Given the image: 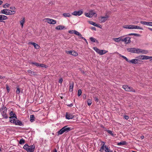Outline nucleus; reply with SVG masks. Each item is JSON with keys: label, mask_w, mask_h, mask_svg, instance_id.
Returning a JSON list of instances; mask_svg holds the SVG:
<instances>
[{"label": "nucleus", "mask_w": 152, "mask_h": 152, "mask_svg": "<svg viewBox=\"0 0 152 152\" xmlns=\"http://www.w3.org/2000/svg\"><path fill=\"white\" fill-rule=\"evenodd\" d=\"M35 148V145H33L29 146L27 144H25L23 146V148L26 150L27 152H34Z\"/></svg>", "instance_id": "1"}, {"label": "nucleus", "mask_w": 152, "mask_h": 152, "mask_svg": "<svg viewBox=\"0 0 152 152\" xmlns=\"http://www.w3.org/2000/svg\"><path fill=\"white\" fill-rule=\"evenodd\" d=\"M71 130V128L68 127L67 126H65L63 127L58 132V135L62 134L64 132H67Z\"/></svg>", "instance_id": "2"}, {"label": "nucleus", "mask_w": 152, "mask_h": 152, "mask_svg": "<svg viewBox=\"0 0 152 152\" xmlns=\"http://www.w3.org/2000/svg\"><path fill=\"white\" fill-rule=\"evenodd\" d=\"M129 63L132 64H141L142 63V61L137 59H134L129 61Z\"/></svg>", "instance_id": "3"}, {"label": "nucleus", "mask_w": 152, "mask_h": 152, "mask_svg": "<svg viewBox=\"0 0 152 152\" xmlns=\"http://www.w3.org/2000/svg\"><path fill=\"white\" fill-rule=\"evenodd\" d=\"M122 88L126 91H132L135 92V91L132 87H129L126 85H125L123 86Z\"/></svg>", "instance_id": "4"}, {"label": "nucleus", "mask_w": 152, "mask_h": 152, "mask_svg": "<svg viewBox=\"0 0 152 152\" xmlns=\"http://www.w3.org/2000/svg\"><path fill=\"white\" fill-rule=\"evenodd\" d=\"M138 49L134 48H127L126 50L128 52L138 54Z\"/></svg>", "instance_id": "5"}, {"label": "nucleus", "mask_w": 152, "mask_h": 152, "mask_svg": "<svg viewBox=\"0 0 152 152\" xmlns=\"http://www.w3.org/2000/svg\"><path fill=\"white\" fill-rule=\"evenodd\" d=\"M109 16L106 15L105 16H101L99 18V20L101 23H104L107 20Z\"/></svg>", "instance_id": "6"}, {"label": "nucleus", "mask_w": 152, "mask_h": 152, "mask_svg": "<svg viewBox=\"0 0 152 152\" xmlns=\"http://www.w3.org/2000/svg\"><path fill=\"white\" fill-rule=\"evenodd\" d=\"M44 20L45 22H47L48 23L50 24H55L56 23V20L49 18L45 19Z\"/></svg>", "instance_id": "7"}, {"label": "nucleus", "mask_w": 152, "mask_h": 152, "mask_svg": "<svg viewBox=\"0 0 152 152\" xmlns=\"http://www.w3.org/2000/svg\"><path fill=\"white\" fill-rule=\"evenodd\" d=\"M85 14L86 16L89 18L92 17L94 15H95V16H97L96 13L93 12V11H91L89 13H86Z\"/></svg>", "instance_id": "8"}, {"label": "nucleus", "mask_w": 152, "mask_h": 152, "mask_svg": "<svg viewBox=\"0 0 152 152\" xmlns=\"http://www.w3.org/2000/svg\"><path fill=\"white\" fill-rule=\"evenodd\" d=\"M83 12L82 10H80L78 11H75L72 13V15L75 16H80L83 13Z\"/></svg>", "instance_id": "9"}, {"label": "nucleus", "mask_w": 152, "mask_h": 152, "mask_svg": "<svg viewBox=\"0 0 152 152\" xmlns=\"http://www.w3.org/2000/svg\"><path fill=\"white\" fill-rule=\"evenodd\" d=\"M66 119H70L73 118L74 116L72 114L66 113Z\"/></svg>", "instance_id": "10"}, {"label": "nucleus", "mask_w": 152, "mask_h": 152, "mask_svg": "<svg viewBox=\"0 0 152 152\" xmlns=\"http://www.w3.org/2000/svg\"><path fill=\"white\" fill-rule=\"evenodd\" d=\"M138 54L141 53L142 54H147L148 53V51L146 50H143L138 48Z\"/></svg>", "instance_id": "11"}, {"label": "nucleus", "mask_w": 152, "mask_h": 152, "mask_svg": "<svg viewBox=\"0 0 152 152\" xmlns=\"http://www.w3.org/2000/svg\"><path fill=\"white\" fill-rule=\"evenodd\" d=\"M130 37H126L124 38V42H125L126 44H128L130 43L131 42Z\"/></svg>", "instance_id": "12"}, {"label": "nucleus", "mask_w": 152, "mask_h": 152, "mask_svg": "<svg viewBox=\"0 0 152 152\" xmlns=\"http://www.w3.org/2000/svg\"><path fill=\"white\" fill-rule=\"evenodd\" d=\"M9 9H4L1 11V13L6 15H8L9 14Z\"/></svg>", "instance_id": "13"}, {"label": "nucleus", "mask_w": 152, "mask_h": 152, "mask_svg": "<svg viewBox=\"0 0 152 152\" xmlns=\"http://www.w3.org/2000/svg\"><path fill=\"white\" fill-rule=\"evenodd\" d=\"M141 24L144 25L152 26V22H148L145 21H141L140 22Z\"/></svg>", "instance_id": "14"}, {"label": "nucleus", "mask_w": 152, "mask_h": 152, "mask_svg": "<svg viewBox=\"0 0 152 152\" xmlns=\"http://www.w3.org/2000/svg\"><path fill=\"white\" fill-rule=\"evenodd\" d=\"M123 28H124L128 29H133V25H127L124 26Z\"/></svg>", "instance_id": "15"}, {"label": "nucleus", "mask_w": 152, "mask_h": 152, "mask_svg": "<svg viewBox=\"0 0 152 152\" xmlns=\"http://www.w3.org/2000/svg\"><path fill=\"white\" fill-rule=\"evenodd\" d=\"M29 43L33 45L34 48L36 49H38L40 48V46L38 45L34 42H31Z\"/></svg>", "instance_id": "16"}, {"label": "nucleus", "mask_w": 152, "mask_h": 152, "mask_svg": "<svg viewBox=\"0 0 152 152\" xmlns=\"http://www.w3.org/2000/svg\"><path fill=\"white\" fill-rule=\"evenodd\" d=\"M10 115L11 116L10 118H13L15 117V118H16V119H17V116L15 115V114L13 113V112L12 111H11L10 113Z\"/></svg>", "instance_id": "17"}, {"label": "nucleus", "mask_w": 152, "mask_h": 152, "mask_svg": "<svg viewBox=\"0 0 152 152\" xmlns=\"http://www.w3.org/2000/svg\"><path fill=\"white\" fill-rule=\"evenodd\" d=\"M65 28L64 26L62 25H59L56 28V29L57 30H62Z\"/></svg>", "instance_id": "18"}, {"label": "nucleus", "mask_w": 152, "mask_h": 152, "mask_svg": "<svg viewBox=\"0 0 152 152\" xmlns=\"http://www.w3.org/2000/svg\"><path fill=\"white\" fill-rule=\"evenodd\" d=\"M74 87V83H69V89L70 91L72 92L73 91V88Z\"/></svg>", "instance_id": "19"}, {"label": "nucleus", "mask_w": 152, "mask_h": 152, "mask_svg": "<svg viewBox=\"0 0 152 152\" xmlns=\"http://www.w3.org/2000/svg\"><path fill=\"white\" fill-rule=\"evenodd\" d=\"M6 112H7L5 111H2L1 112L2 115L3 116V118H8V116L7 115Z\"/></svg>", "instance_id": "20"}, {"label": "nucleus", "mask_w": 152, "mask_h": 152, "mask_svg": "<svg viewBox=\"0 0 152 152\" xmlns=\"http://www.w3.org/2000/svg\"><path fill=\"white\" fill-rule=\"evenodd\" d=\"M107 52V51H105L104 50H99L98 53L100 55H102L106 53Z\"/></svg>", "instance_id": "21"}, {"label": "nucleus", "mask_w": 152, "mask_h": 152, "mask_svg": "<svg viewBox=\"0 0 152 152\" xmlns=\"http://www.w3.org/2000/svg\"><path fill=\"white\" fill-rule=\"evenodd\" d=\"M15 124L16 125L21 126L22 125V123L21 121L17 119V120L16 121Z\"/></svg>", "instance_id": "22"}, {"label": "nucleus", "mask_w": 152, "mask_h": 152, "mask_svg": "<svg viewBox=\"0 0 152 152\" xmlns=\"http://www.w3.org/2000/svg\"><path fill=\"white\" fill-rule=\"evenodd\" d=\"M27 72L28 73L31 74V75H37V74L36 72L32 71L30 70H28L27 71Z\"/></svg>", "instance_id": "23"}, {"label": "nucleus", "mask_w": 152, "mask_h": 152, "mask_svg": "<svg viewBox=\"0 0 152 152\" xmlns=\"http://www.w3.org/2000/svg\"><path fill=\"white\" fill-rule=\"evenodd\" d=\"M10 122L11 123L15 124L16 122V120L15 119V117L10 118Z\"/></svg>", "instance_id": "24"}, {"label": "nucleus", "mask_w": 152, "mask_h": 152, "mask_svg": "<svg viewBox=\"0 0 152 152\" xmlns=\"http://www.w3.org/2000/svg\"><path fill=\"white\" fill-rule=\"evenodd\" d=\"M109 134H110L111 136L113 137H115L116 134L114 133H112V132L111 130H106Z\"/></svg>", "instance_id": "25"}, {"label": "nucleus", "mask_w": 152, "mask_h": 152, "mask_svg": "<svg viewBox=\"0 0 152 152\" xmlns=\"http://www.w3.org/2000/svg\"><path fill=\"white\" fill-rule=\"evenodd\" d=\"M104 148H105V152H113L112 151H111L110 149H109L108 146L106 145L104 146Z\"/></svg>", "instance_id": "26"}, {"label": "nucleus", "mask_w": 152, "mask_h": 152, "mask_svg": "<svg viewBox=\"0 0 152 152\" xmlns=\"http://www.w3.org/2000/svg\"><path fill=\"white\" fill-rule=\"evenodd\" d=\"M74 33L75 34L79 36V37H80V38L82 37V35L80 33L74 30Z\"/></svg>", "instance_id": "27"}, {"label": "nucleus", "mask_w": 152, "mask_h": 152, "mask_svg": "<svg viewBox=\"0 0 152 152\" xmlns=\"http://www.w3.org/2000/svg\"><path fill=\"white\" fill-rule=\"evenodd\" d=\"M126 144V142L125 141H122L118 143L117 144V145H125Z\"/></svg>", "instance_id": "28"}, {"label": "nucleus", "mask_w": 152, "mask_h": 152, "mask_svg": "<svg viewBox=\"0 0 152 152\" xmlns=\"http://www.w3.org/2000/svg\"><path fill=\"white\" fill-rule=\"evenodd\" d=\"M25 22V18H23L22 20H21L20 21V25L21 26V27H23V24Z\"/></svg>", "instance_id": "29"}, {"label": "nucleus", "mask_w": 152, "mask_h": 152, "mask_svg": "<svg viewBox=\"0 0 152 152\" xmlns=\"http://www.w3.org/2000/svg\"><path fill=\"white\" fill-rule=\"evenodd\" d=\"M30 121L31 122H33L34 121V119H35V118L34 117V115H30Z\"/></svg>", "instance_id": "30"}, {"label": "nucleus", "mask_w": 152, "mask_h": 152, "mask_svg": "<svg viewBox=\"0 0 152 152\" xmlns=\"http://www.w3.org/2000/svg\"><path fill=\"white\" fill-rule=\"evenodd\" d=\"M90 39L91 41L93 42H98L97 40H96V39L94 38V37H91L90 38Z\"/></svg>", "instance_id": "31"}, {"label": "nucleus", "mask_w": 152, "mask_h": 152, "mask_svg": "<svg viewBox=\"0 0 152 152\" xmlns=\"http://www.w3.org/2000/svg\"><path fill=\"white\" fill-rule=\"evenodd\" d=\"M133 29H139L141 30L143 29L142 28L138 26L135 25H133Z\"/></svg>", "instance_id": "32"}, {"label": "nucleus", "mask_w": 152, "mask_h": 152, "mask_svg": "<svg viewBox=\"0 0 152 152\" xmlns=\"http://www.w3.org/2000/svg\"><path fill=\"white\" fill-rule=\"evenodd\" d=\"M136 58L139 60H144V55H140L136 57Z\"/></svg>", "instance_id": "33"}, {"label": "nucleus", "mask_w": 152, "mask_h": 152, "mask_svg": "<svg viewBox=\"0 0 152 152\" xmlns=\"http://www.w3.org/2000/svg\"><path fill=\"white\" fill-rule=\"evenodd\" d=\"M113 40L115 42H119L120 41L119 37L118 38H113Z\"/></svg>", "instance_id": "34"}, {"label": "nucleus", "mask_w": 152, "mask_h": 152, "mask_svg": "<svg viewBox=\"0 0 152 152\" xmlns=\"http://www.w3.org/2000/svg\"><path fill=\"white\" fill-rule=\"evenodd\" d=\"M89 23L91 25H92L94 26H98V24H96V23H94L92 21H89Z\"/></svg>", "instance_id": "35"}, {"label": "nucleus", "mask_w": 152, "mask_h": 152, "mask_svg": "<svg viewBox=\"0 0 152 152\" xmlns=\"http://www.w3.org/2000/svg\"><path fill=\"white\" fill-rule=\"evenodd\" d=\"M151 58H152V56H148L144 55V60L148 59Z\"/></svg>", "instance_id": "36"}, {"label": "nucleus", "mask_w": 152, "mask_h": 152, "mask_svg": "<svg viewBox=\"0 0 152 152\" xmlns=\"http://www.w3.org/2000/svg\"><path fill=\"white\" fill-rule=\"evenodd\" d=\"M9 15H12L15 13V11H12L9 10Z\"/></svg>", "instance_id": "37"}, {"label": "nucleus", "mask_w": 152, "mask_h": 152, "mask_svg": "<svg viewBox=\"0 0 152 152\" xmlns=\"http://www.w3.org/2000/svg\"><path fill=\"white\" fill-rule=\"evenodd\" d=\"M63 15L65 17H69L71 16L69 13H64L63 14Z\"/></svg>", "instance_id": "38"}, {"label": "nucleus", "mask_w": 152, "mask_h": 152, "mask_svg": "<svg viewBox=\"0 0 152 152\" xmlns=\"http://www.w3.org/2000/svg\"><path fill=\"white\" fill-rule=\"evenodd\" d=\"M25 143V141L23 139H20L19 142V143L20 144H24Z\"/></svg>", "instance_id": "39"}, {"label": "nucleus", "mask_w": 152, "mask_h": 152, "mask_svg": "<svg viewBox=\"0 0 152 152\" xmlns=\"http://www.w3.org/2000/svg\"><path fill=\"white\" fill-rule=\"evenodd\" d=\"M128 35L129 36H131V35H134L136 36H140V34H137L136 33H130L128 34Z\"/></svg>", "instance_id": "40"}, {"label": "nucleus", "mask_w": 152, "mask_h": 152, "mask_svg": "<svg viewBox=\"0 0 152 152\" xmlns=\"http://www.w3.org/2000/svg\"><path fill=\"white\" fill-rule=\"evenodd\" d=\"M87 103L89 106H90L92 103L91 100L89 99H88L87 101Z\"/></svg>", "instance_id": "41"}, {"label": "nucleus", "mask_w": 152, "mask_h": 152, "mask_svg": "<svg viewBox=\"0 0 152 152\" xmlns=\"http://www.w3.org/2000/svg\"><path fill=\"white\" fill-rule=\"evenodd\" d=\"M78 53L74 51H72V55L76 56L78 55Z\"/></svg>", "instance_id": "42"}, {"label": "nucleus", "mask_w": 152, "mask_h": 152, "mask_svg": "<svg viewBox=\"0 0 152 152\" xmlns=\"http://www.w3.org/2000/svg\"><path fill=\"white\" fill-rule=\"evenodd\" d=\"M104 146L105 145H104V144L103 145H102L101 147L99 150V151L101 152H103V151L104 149Z\"/></svg>", "instance_id": "43"}, {"label": "nucleus", "mask_w": 152, "mask_h": 152, "mask_svg": "<svg viewBox=\"0 0 152 152\" xmlns=\"http://www.w3.org/2000/svg\"><path fill=\"white\" fill-rule=\"evenodd\" d=\"M121 57H122L124 59H125L126 61L129 63V61L128 60V58L125 56H121Z\"/></svg>", "instance_id": "44"}, {"label": "nucleus", "mask_w": 152, "mask_h": 152, "mask_svg": "<svg viewBox=\"0 0 152 152\" xmlns=\"http://www.w3.org/2000/svg\"><path fill=\"white\" fill-rule=\"evenodd\" d=\"M94 50H95L97 53H98V52L99 50V49H98L96 47H94L93 48Z\"/></svg>", "instance_id": "45"}, {"label": "nucleus", "mask_w": 152, "mask_h": 152, "mask_svg": "<svg viewBox=\"0 0 152 152\" xmlns=\"http://www.w3.org/2000/svg\"><path fill=\"white\" fill-rule=\"evenodd\" d=\"M82 94V91L80 89H79L78 90L77 95L78 96H80Z\"/></svg>", "instance_id": "46"}, {"label": "nucleus", "mask_w": 152, "mask_h": 152, "mask_svg": "<svg viewBox=\"0 0 152 152\" xmlns=\"http://www.w3.org/2000/svg\"><path fill=\"white\" fill-rule=\"evenodd\" d=\"M20 92V89L18 87H17V90L16 91V93L18 94H19Z\"/></svg>", "instance_id": "47"}, {"label": "nucleus", "mask_w": 152, "mask_h": 152, "mask_svg": "<svg viewBox=\"0 0 152 152\" xmlns=\"http://www.w3.org/2000/svg\"><path fill=\"white\" fill-rule=\"evenodd\" d=\"M31 64H34L36 66H39V64L37 63L32 62L31 63Z\"/></svg>", "instance_id": "48"}, {"label": "nucleus", "mask_w": 152, "mask_h": 152, "mask_svg": "<svg viewBox=\"0 0 152 152\" xmlns=\"http://www.w3.org/2000/svg\"><path fill=\"white\" fill-rule=\"evenodd\" d=\"M39 66L42 67H46V66L44 64H39Z\"/></svg>", "instance_id": "49"}, {"label": "nucleus", "mask_w": 152, "mask_h": 152, "mask_svg": "<svg viewBox=\"0 0 152 152\" xmlns=\"http://www.w3.org/2000/svg\"><path fill=\"white\" fill-rule=\"evenodd\" d=\"M2 111H5L7 112V108L5 107H3L2 108Z\"/></svg>", "instance_id": "50"}, {"label": "nucleus", "mask_w": 152, "mask_h": 152, "mask_svg": "<svg viewBox=\"0 0 152 152\" xmlns=\"http://www.w3.org/2000/svg\"><path fill=\"white\" fill-rule=\"evenodd\" d=\"M10 4L7 3L5 4V5L3 6V7L4 8H6V7H8L10 6Z\"/></svg>", "instance_id": "51"}, {"label": "nucleus", "mask_w": 152, "mask_h": 152, "mask_svg": "<svg viewBox=\"0 0 152 152\" xmlns=\"http://www.w3.org/2000/svg\"><path fill=\"white\" fill-rule=\"evenodd\" d=\"M123 37H124V36H121V37H119V38L120 39V41L124 42V38H123Z\"/></svg>", "instance_id": "52"}, {"label": "nucleus", "mask_w": 152, "mask_h": 152, "mask_svg": "<svg viewBox=\"0 0 152 152\" xmlns=\"http://www.w3.org/2000/svg\"><path fill=\"white\" fill-rule=\"evenodd\" d=\"M3 20H6L7 19V17L6 16L3 15Z\"/></svg>", "instance_id": "53"}, {"label": "nucleus", "mask_w": 152, "mask_h": 152, "mask_svg": "<svg viewBox=\"0 0 152 152\" xmlns=\"http://www.w3.org/2000/svg\"><path fill=\"white\" fill-rule=\"evenodd\" d=\"M63 81V80L62 78H61L59 79V82L61 84L62 83Z\"/></svg>", "instance_id": "54"}, {"label": "nucleus", "mask_w": 152, "mask_h": 152, "mask_svg": "<svg viewBox=\"0 0 152 152\" xmlns=\"http://www.w3.org/2000/svg\"><path fill=\"white\" fill-rule=\"evenodd\" d=\"M124 118L126 120H128L129 118V117L127 115H125Z\"/></svg>", "instance_id": "55"}, {"label": "nucleus", "mask_w": 152, "mask_h": 152, "mask_svg": "<svg viewBox=\"0 0 152 152\" xmlns=\"http://www.w3.org/2000/svg\"><path fill=\"white\" fill-rule=\"evenodd\" d=\"M72 51H69L67 53L72 55Z\"/></svg>", "instance_id": "56"}, {"label": "nucleus", "mask_w": 152, "mask_h": 152, "mask_svg": "<svg viewBox=\"0 0 152 152\" xmlns=\"http://www.w3.org/2000/svg\"><path fill=\"white\" fill-rule=\"evenodd\" d=\"M69 33L70 34H73L74 33V30H69L68 31Z\"/></svg>", "instance_id": "57"}, {"label": "nucleus", "mask_w": 152, "mask_h": 152, "mask_svg": "<svg viewBox=\"0 0 152 152\" xmlns=\"http://www.w3.org/2000/svg\"><path fill=\"white\" fill-rule=\"evenodd\" d=\"M90 28H91V29H92L93 30H94V31L96 30V28L95 27H91Z\"/></svg>", "instance_id": "58"}, {"label": "nucleus", "mask_w": 152, "mask_h": 152, "mask_svg": "<svg viewBox=\"0 0 152 152\" xmlns=\"http://www.w3.org/2000/svg\"><path fill=\"white\" fill-rule=\"evenodd\" d=\"M3 15H0V20H3Z\"/></svg>", "instance_id": "59"}, {"label": "nucleus", "mask_w": 152, "mask_h": 152, "mask_svg": "<svg viewBox=\"0 0 152 152\" xmlns=\"http://www.w3.org/2000/svg\"><path fill=\"white\" fill-rule=\"evenodd\" d=\"M80 38L84 39L87 43V41L85 38L82 37Z\"/></svg>", "instance_id": "60"}, {"label": "nucleus", "mask_w": 152, "mask_h": 152, "mask_svg": "<svg viewBox=\"0 0 152 152\" xmlns=\"http://www.w3.org/2000/svg\"><path fill=\"white\" fill-rule=\"evenodd\" d=\"M6 88L7 89V91L9 92L10 91V89L9 87L8 86H7L6 87Z\"/></svg>", "instance_id": "61"}, {"label": "nucleus", "mask_w": 152, "mask_h": 152, "mask_svg": "<svg viewBox=\"0 0 152 152\" xmlns=\"http://www.w3.org/2000/svg\"><path fill=\"white\" fill-rule=\"evenodd\" d=\"M10 8L12 10H15V9H16L15 8L13 7H10Z\"/></svg>", "instance_id": "62"}, {"label": "nucleus", "mask_w": 152, "mask_h": 152, "mask_svg": "<svg viewBox=\"0 0 152 152\" xmlns=\"http://www.w3.org/2000/svg\"><path fill=\"white\" fill-rule=\"evenodd\" d=\"M73 105V104L72 103H71L70 104H68L67 106L69 107H72Z\"/></svg>", "instance_id": "63"}, {"label": "nucleus", "mask_w": 152, "mask_h": 152, "mask_svg": "<svg viewBox=\"0 0 152 152\" xmlns=\"http://www.w3.org/2000/svg\"><path fill=\"white\" fill-rule=\"evenodd\" d=\"M94 99L95 101H96L97 102L98 101V99L96 97H95L94 98Z\"/></svg>", "instance_id": "64"}]
</instances>
